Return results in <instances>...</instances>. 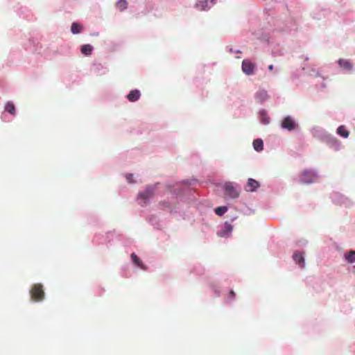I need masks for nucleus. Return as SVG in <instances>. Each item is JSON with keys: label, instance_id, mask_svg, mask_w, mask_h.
<instances>
[{"label": "nucleus", "instance_id": "1", "mask_svg": "<svg viewBox=\"0 0 355 355\" xmlns=\"http://www.w3.org/2000/svg\"><path fill=\"white\" fill-rule=\"evenodd\" d=\"M31 297L35 302H40L44 300V292L43 286L41 284H34L30 291Z\"/></svg>", "mask_w": 355, "mask_h": 355}, {"label": "nucleus", "instance_id": "2", "mask_svg": "<svg viewBox=\"0 0 355 355\" xmlns=\"http://www.w3.org/2000/svg\"><path fill=\"white\" fill-rule=\"evenodd\" d=\"M316 179L315 174L311 171L305 170L304 171L300 176V181L303 183H312Z\"/></svg>", "mask_w": 355, "mask_h": 355}, {"label": "nucleus", "instance_id": "3", "mask_svg": "<svg viewBox=\"0 0 355 355\" xmlns=\"http://www.w3.org/2000/svg\"><path fill=\"white\" fill-rule=\"evenodd\" d=\"M255 68V64L252 63L248 60H244L242 62V70L243 71L248 74L251 75L254 73V69Z\"/></svg>", "mask_w": 355, "mask_h": 355}, {"label": "nucleus", "instance_id": "4", "mask_svg": "<svg viewBox=\"0 0 355 355\" xmlns=\"http://www.w3.org/2000/svg\"><path fill=\"white\" fill-rule=\"evenodd\" d=\"M225 189L226 194L231 198H236L239 196V191L234 187L230 183H227L225 185Z\"/></svg>", "mask_w": 355, "mask_h": 355}, {"label": "nucleus", "instance_id": "5", "mask_svg": "<svg viewBox=\"0 0 355 355\" xmlns=\"http://www.w3.org/2000/svg\"><path fill=\"white\" fill-rule=\"evenodd\" d=\"M296 124L291 116H286L282 122V127L288 130H293L295 128Z\"/></svg>", "mask_w": 355, "mask_h": 355}, {"label": "nucleus", "instance_id": "6", "mask_svg": "<svg viewBox=\"0 0 355 355\" xmlns=\"http://www.w3.org/2000/svg\"><path fill=\"white\" fill-rule=\"evenodd\" d=\"M154 190L153 187H147L143 192L139 193V198L144 200L146 203L147 200L153 196Z\"/></svg>", "mask_w": 355, "mask_h": 355}, {"label": "nucleus", "instance_id": "7", "mask_svg": "<svg viewBox=\"0 0 355 355\" xmlns=\"http://www.w3.org/2000/svg\"><path fill=\"white\" fill-rule=\"evenodd\" d=\"M259 186H260V184L258 181H257L252 178H249L248 180V183L245 186V190L247 191H250V192L255 191L257 190V189H258L259 187Z\"/></svg>", "mask_w": 355, "mask_h": 355}, {"label": "nucleus", "instance_id": "8", "mask_svg": "<svg viewBox=\"0 0 355 355\" xmlns=\"http://www.w3.org/2000/svg\"><path fill=\"white\" fill-rule=\"evenodd\" d=\"M216 0H205L202 1H199L196 3V7L200 10H205L207 8H209L211 6L214 5L215 3Z\"/></svg>", "mask_w": 355, "mask_h": 355}, {"label": "nucleus", "instance_id": "9", "mask_svg": "<svg viewBox=\"0 0 355 355\" xmlns=\"http://www.w3.org/2000/svg\"><path fill=\"white\" fill-rule=\"evenodd\" d=\"M293 259L295 262L300 266L301 268H304L305 262L304 257L302 253L299 252H295L293 254Z\"/></svg>", "mask_w": 355, "mask_h": 355}, {"label": "nucleus", "instance_id": "10", "mask_svg": "<svg viewBox=\"0 0 355 355\" xmlns=\"http://www.w3.org/2000/svg\"><path fill=\"white\" fill-rule=\"evenodd\" d=\"M141 96V93L138 89H134L130 91L129 94L127 96L128 99L130 102H135L139 99Z\"/></svg>", "mask_w": 355, "mask_h": 355}, {"label": "nucleus", "instance_id": "11", "mask_svg": "<svg viewBox=\"0 0 355 355\" xmlns=\"http://www.w3.org/2000/svg\"><path fill=\"white\" fill-rule=\"evenodd\" d=\"M338 63L341 68L345 70L349 71L353 67L352 63L349 60L339 59Z\"/></svg>", "mask_w": 355, "mask_h": 355}, {"label": "nucleus", "instance_id": "12", "mask_svg": "<svg viewBox=\"0 0 355 355\" xmlns=\"http://www.w3.org/2000/svg\"><path fill=\"white\" fill-rule=\"evenodd\" d=\"M131 258L133 261V263L139 268H140L142 270H146V266L144 265L142 261L140 260V259L135 254H131Z\"/></svg>", "mask_w": 355, "mask_h": 355}, {"label": "nucleus", "instance_id": "13", "mask_svg": "<svg viewBox=\"0 0 355 355\" xmlns=\"http://www.w3.org/2000/svg\"><path fill=\"white\" fill-rule=\"evenodd\" d=\"M337 133L344 138H347L349 135V131L344 125H340L337 128Z\"/></svg>", "mask_w": 355, "mask_h": 355}, {"label": "nucleus", "instance_id": "14", "mask_svg": "<svg viewBox=\"0 0 355 355\" xmlns=\"http://www.w3.org/2000/svg\"><path fill=\"white\" fill-rule=\"evenodd\" d=\"M253 147L255 150L259 152L263 150V143L261 139H257L253 141Z\"/></svg>", "mask_w": 355, "mask_h": 355}, {"label": "nucleus", "instance_id": "15", "mask_svg": "<svg viewBox=\"0 0 355 355\" xmlns=\"http://www.w3.org/2000/svg\"><path fill=\"white\" fill-rule=\"evenodd\" d=\"M93 47L90 44H85L81 47V52L85 55H91Z\"/></svg>", "mask_w": 355, "mask_h": 355}, {"label": "nucleus", "instance_id": "16", "mask_svg": "<svg viewBox=\"0 0 355 355\" xmlns=\"http://www.w3.org/2000/svg\"><path fill=\"white\" fill-rule=\"evenodd\" d=\"M5 110L12 115L16 114L15 105L12 102H8L6 103Z\"/></svg>", "mask_w": 355, "mask_h": 355}, {"label": "nucleus", "instance_id": "17", "mask_svg": "<svg viewBox=\"0 0 355 355\" xmlns=\"http://www.w3.org/2000/svg\"><path fill=\"white\" fill-rule=\"evenodd\" d=\"M83 30V26L78 23H73L71 27V31L73 34H78Z\"/></svg>", "mask_w": 355, "mask_h": 355}, {"label": "nucleus", "instance_id": "18", "mask_svg": "<svg viewBox=\"0 0 355 355\" xmlns=\"http://www.w3.org/2000/svg\"><path fill=\"white\" fill-rule=\"evenodd\" d=\"M127 5H128V3H127L126 0H119L116 3V8L119 10L123 11L127 8Z\"/></svg>", "mask_w": 355, "mask_h": 355}, {"label": "nucleus", "instance_id": "19", "mask_svg": "<svg viewBox=\"0 0 355 355\" xmlns=\"http://www.w3.org/2000/svg\"><path fill=\"white\" fill-rule=\"evenodd\" d=\"M227 211V207L220 206L215 209V213L218 216H223Z\"/></svg>", "mask_w": 355, "mask_h": 355}, {"label": "nucleus", "instance_id": "20", "mask_svg": "<svg viewBox=\"0 0 355 355\" xmlns=\"http://www.w3.org/2000/svg\"><path fill=\"white\" fill-rule=\"evenodd\" d=\"M345 259L349 263L355 262V251L351 250L347 254L345 255Z\"/></svg>", "mask_w": 355, "mask_h": 355}, {"label": "nucleus", "instance_id": "21", "mask_svg": "<svg viewBox=\"0 0 355 355\" xmlns=\"http://www.w3.org/2000/svg\"><path fill=\"white\" fill-rule=\"evenodd\" d=\"M261 121L263 123L267 124L269 123V118L265 113L262 112L261 115Z\"/></svg>", "mask_w": 355, "mask_h": 355}, {"label": "nucleus", "instance_id": "22", "mask_svg": "<svg viewBox=\"0 0 355 355\" xmlns=\"http://www.w3.org/2000/svg\"><path fill=\"white\" fill-rule=\"evenodd\" d=\"M132 177H133L132 174H127V175H126V179H127V180H128V182L129 183H132V182H134V181H133V180H132Z\"/></svg>", "mask_w": 355, "mask_h": 355}, {"label": "nucleus", "instance_id": "23", "mask_svg": "<svg viewBox=\"0 0 355 355\" xmlns=\"http://www.w3.org/2000/svg\"><path fill=\"white\" fill-rule=\"evenodd\" d=\"M230 296L232 299L235 296V293L233 291H231L230 293Z\"/></svg>", "mask_w": 355, "mask_h": 355}, {"label": "nucleus", "instance_id": "24", "mask_svg": "<svg viewBox=\"0 0 355 355\" xmlns=\"http://www.w3.org/2000/svg\"><path fill=\"white\" fill-rule=\"evenodd\" d=\"M273 68H274V67H273L272 64H270V65L268 66V69L270 70V71L273 70Z\"/></svg>", "mask_w": 355, "mask_h": 355}]
</instances>
